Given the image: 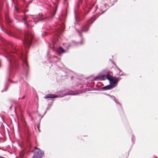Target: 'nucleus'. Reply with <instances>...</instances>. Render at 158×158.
<instances>
[{
    "instance_id": "obj_4",
    "label": "nucleus",
    "mask_w": 158,
    "mask_h": 158,
    "mask_svg": "<svg viewBox=\"0 0 158 158\" xmlns=\"http://www.w3.org/2000/svg\"><path fill=\"white\" fill-rule=\"evenodd\" d=\"M76 31H77L79 35L81 37V40L80 42H77L74 41H72L66 47V48L68 49L71 47L77 46L80 45H81L84 44V39L82 37L81 35V32L76 29Z\"/></svg>"
},
{
    "instance_id": "obj_19",
    "label": "nucleus",
    "mask_w": 158,
    "mask_h": 158,
    "mask_svg": "<svg viewBox=\"0 0 158 158\" xmlns=\"http://www.w3.org/2000/svg\"><path fill=\"white\" fill-rule=\"evenodd\" d=\"M82 3V0H78L77 3L76 5V7L77 8L79 7V5Z\"/></svg>"
},
{
    "instance_id": "obj_25",
    "label": "nucleus",
    "mask_w": 158,
    "mask_h": 158,
    "mask_svg": "<svg viewBox=\"0 0 158 158\" xmlns=\"http://www.w3.org/2000/svg\"><path fill=\"white\" fill-rule=\"evenodd\" d=\"M114 101L116 103L119 105L120 106H121V104L118 102L117 99L115 98V100H114Z\"/></svg>"
},
{
    "instance_id": "obj_32",
    "label": "nucleus",
    "mask_w": 158,
    "mask_h": 158,
    "mask_svg": "<svg viewBox=\"0 0 158 158\" xmlns=\"http://www.w3.org/2000/svg\"><path fill=\"white\" fill-rule=\"evenodd\" d=\"M25 97V96H24L22 98L23 99Z\"/></svg>"
},
{
    "instance_id": "obj_36",
    "label": "nucleus",
    "mask_w": 158,
    "mask_h": 158,
    "mask_svg": "<svg viewBox=\"0 0 158 158\" xmlns=\"http://www.w3.org/2000/svg\"><path fill=\"white\" fill-rule=\"evenodd\" d=\"M60 21L61 20V19L60 18Z\"/></svg>"
},
{
    "instance_id": "obj_38",
    "label": "nucleus",
    "mask_w": 158,
    "mask_h": 158,
    "mask_svg": "<svg viewBox=\"0 0 158 158\" xmlns=\"http://www.w3.org/2000/svg\"><path fill=\"white\" fill-rule=\"evenodd\" d=\"M12 1H13V0H12Z\"/></svg>"
},
{
    "instance_id": "obj_8",
    "label": "nucleus",
    "mask_w": 158,
    "mask_h": 158,
    "mask_svg": "<svg viewBox=\"0 0 158 158\" xmlns=\"http://www.w3.org/2000/svg\"><path fill=\"white\" fill-rule=\"evenodd\" d=\"M25 17L23 18L22 16L18 15L16 13H14V18L17 21V22L22 21H25L27 19V17L25 15V13H24Z\"/></svg>"
},
{
    "instance_id": "obj_5",
    "label": "nucleus",
    "mask_w": 158,
    "mask_h": 158,
    "mask_svg": "<svg viewBox=\"0 0 158 158\" xmlns=\"http://www.w3.org/2000/svg\"><path fill=\"white\" fill-rule=\"evenodd\" d=\"M94 5L91 4H86L83 6L82 7V14H85L86 15L90 11V10L94 6Z\"/></svg>"
},
{
    "instance_id": "obj_13",
    "label": "nucleus",
    "mask_w": 158,
    "mask_h": 158,
    "mask_svg": "<svg viewBox=\"0 0 158 158\" xmlns=\"http://www.w3.org/2000/svg\"><path fill=\"white\" fill-rule=\"evenodd\" d=\"M63 92H64V91L62 92L61 91H59L58 92L57 94H60V97H63V96H65L66 95H74V94H70V93L67 92V93H65L63 95H61V94L63 93Z\"/></svg>"
},
{
    "instance_id": "obj_3",
    "label": "nucleus",
    "mask_w": 158,
    "mask_h": 158,
    "mask_svg": "<svg viewBox=\"0 0 158 158\" xmlns=\"http://www.w3.org/2000/svg\"><path fill=\"white\" fill-rule=\"evenodd\" d=\"M109 7V5H107V4H105L101 8V9H105V10L102 12L100 14H98L96 15V16L94 15L93 17L90 19L89 20H88L86 23L84 25H83L81 28V31L82 32H86L88 30V28L89 26L90 25L92 24L96 19L99 16L102 14L105 11H106Z\"/></svg>"
},
{
    "instance_id": "obj_35",
    "label": "nucleus",
    "mask_w": 158,
    "mask_h": 158,
    "mask_svg": "<svg viewBox=\"0 0 158 158\" xmlns=\"http://www.w3.org/2000/svg\"><path fill=\"white\" fill-rule=\"evenodd\" d=\"M64 0V2H65L67 0Z\"/></svg>"
},
{
    "instance_id": "obj_7",
    "label": "nucleus",
    "mask_w": 158,
    "mask_h": 158,
    "mask_svg": "<svg viewBox=\"0 0 158 158\" xmlns=\"http://www.w3.org/2000/svg\"><path fill=\"white\" fill-rule=\"evenodd\" d=\"M113 76H111L109 73H108L106 75H103L102 76H97L95 78H94V81H98V80H105V77H106V78L110 81V79L112 78Z\"/></svg>"
},
{
    "instance_id": "obj_34",
    "label": "nucleus",
    "mask_w": 158,
    "mask_h": 158,
    "mask_svg": "<svg viewBox=\"0 0 158 158\" xmlns=\"http://www.w3.org/2000/svg\"><path fill=\"white\" fill-rule=\"evenodd\" d=\"M33 119V117H32V118H31V120H32Z\"/></svg>"
},
{
    "instance_id": "obj_11",
    "label": "nucleus",
    "mask_w": 158,
    "mask_h": 158,
    "mask_svg": "<svg viewBox=\"0 0 158 158\" xmlns=\"http://www.w3.org/2000/svg\"><path fill=\"white\" fill-rule=\"evenodd\" d=\"M3 31L7 34L8 35L10 36H13L15 38H16L18 39H20L21 38L19 35L16 33H13L10 31H7L6 32H5L3 30Z\"/></svg>"
},
{
    "instance_id": "obj_21",
    "label": "nucleus",
    "mask_w": 158,
    "mask_h": 158,
    "mask_svg": "<svg viewBox=\"0 0 158 158\" xmlns=\"http://www.w3.org/2000/svg\"><path fill=\"white\" fill-rule=\"evenodd\" d=\"M107 95L109 96L110 97V99H111L112 100H113L114 101L115 100V98L114 96H111L109 94H107Z\"/></svg>"
},
{
    "instance_id": "obj_28",
    "label": "nucleus",
    "mask_w": 158,
    "mask_h": 158,
    "mask_svg": "<svg viewBox=\"0 0 158 158\" xmlns=\"http://www.w3.org/2000/svg\"><path fill=\"white\" fill-rule=\"evenodd\" d=\"M117 69L119 70L120 71V72L122 71L117 66L116 67Z\"/></svg>"
},
{
    "instance_id": "obj_1",
    "label": "nucleus",
    "mask_w": 158,
    "mask_h": 158,
    "mask_svg": "<svg viewBox=\"0 0 158 158\" xmlns=\"http://www.w3.org/2000/svg\"><path fill=\"white\" fill-rule=\"evenodd\" d=\"M23 42L24 50L21 47L16 48L15 46L8 42H5L3 48L4 55L9 62L7 76L13 77L15 69L19 66V59L22 62L23 70L27 74L29 66L27 62V54L33 36L29 31H24Z\"/></svg>"
},
{
    "instance_id": "obj_31",
    "label": "nucleus",
    "mask_w": 158,
    "mask_h": 158,
    "mask_svg": "<svg viewBox=\"0 0 158 158\" xmlns=\"http://www.w3.org/2000/svg\"><path fill=\"white\" fill-rule=\"evenodd\" d=\"M46 112H47V111H45L44 114L43 115V116H42L41 118H42L43 117V116L44 115V114L46 113Z\"/></svg>"
},
{
    "instance_id": "obj_20",
    "label": "nucleus",
    "mask_w": 158,
    "mask_h": 158,
    "mask_svg": "<svg viewBox=\"0 0 158 158\" xmlns=\"http://www.w3.org/2000/svg\"><path fill=\"white\" fill-rule=\"evenodd\" d=\"M55 13H54L52 14V15H51L49 17V19H48L47 21H49V20H50L51 19H52L53 18V17L55 16ZM46 21H47V20H45Z\"/></svg>"
},
{
    "instance_id": "obj_27",
    "label": "nucleus",
    "mask_w": 158,
    "mask_h": 158,
    "mask_svg": "<svg viewBox=\"0 0 158 158\" xmlns=\"http://www.w3.org/2000/svg\"><path fill=\"white\" fill-rule=\"evenodd\" d=\"M7 21L9 23H11L12 22L9 19H7Z\"/></svg>"
},
{
    "instance_id": "obj_16",
    "label": "nucleus",
    "mask_w": 158,
    "mask_h": 158,
    "mask_svg": "<svg viewBox=\"0 0 158 158\" xmlns=\"http://www.w3.org/2000/svg\"><path fill=\"white\" fill-rule=\"evenodd\" d=\"M79 17V15H78V12H75V19L76 22L78 21V19Z\"/></svg>"
},
{
    "instance_id": "obj_15",
    "label": "nucleus",
    "mask_w": 158,
    "mask_h": 158,
    "mask_svg": "<svg viewBox=\"0 0 158 158\" xmlns=\"http://www.w3.org/2000/svg\"><path fill=\"white\" fill-rule=\"evenodd\" d=\"M107 2L110 4V6L113 5L114 3L115 2H117V0H106Z\"/></svg>"
},
{
    "instance_id": "obj_33",
    "label": "nucleus",
    "mask_w": 158,
    "mask_h": 158,
    "mask_svg": "<svg viewBox=\"0 0 158 158\" xmlns=\"http://www.w3.org/2000/svg\"><path fill=\"white\" fill-rule=\"evenodd\" d=\"M123 75V73H122V74H120L119 75V76H121L122 75Z\"/></svg>"
},
{
    "instance_id": "obj_18",
    "label": "nucleus",
    "mask_w": 158,
    "mask_h": 158,
    "mask_svg": "<svg viewBox=\"0 0 158 158\" xmlns=\"http://www.w3.org/2000/svg\"><path fill=\"white\" fill-rule=\"evenodd\" d=\"M47 18H48V17H46L42 19H39V20H37L36 21L34 20V21L35 24H36V23H37V22H38L39 21H43L44 20L46 19Z\"/></svg>"
},
{
    "instance_id": "obj_30",
    "label": "nucleus",
    "mask_w": 158,
    "mask_h": 158,
    "mask_svg": "<svg viewBox=\"0 0 158 158\" xmlns=\"http://www.w3.org/2000/svg\"><path fill=\"white\" fill-rule=\"evenodd\" d=\"M24 24H27V26L28 27V25H29L28 24H27V23H26V22H24Z\"/></svg>"
},
{
    "instance_id": "obj_26",
    "label": "nucleus",
    "mask_w": 158,
    "mask_h": 158,
    "mask_svg": "<svg viewBox=\"0 0 158 158\" xmlns=\"http://www.w3.org/2000/svg\"><path fill=\"white\" fill-rule=\"evenodd\" d=\"M7 80H8V81H10V82H11L14 83H17V82H18V81H15V82H14V81H11V80H10V78H8V79H7Z\"/></svg>"
},
{
    "instance_id": "obj_6",
    "label": "nucleus",
    "mask_w": 158,
    "mask_h": 158,
    "mask_svg": "<svg viewBox=\"0 0 158 158\" xmlns=\"http://www.w3.org/2000/svg\"><path fill=\"white\" fill-rule=\"evenodd\" d=\"M35 149H37V150L35 151V154L32 158H41L44 154V151L36 147H35Z\"/></svg>"
},
{
    "instance_id": "obj_17",
    "label": "nucleus",
    "mask_w": 158,
    "mask_h": 158,
    "mask_svg": "<svg viewBox=\"0 0 158 158\" xmlns=\"http://www.w3.org/2000/svg\"><path fill=\"white\" fill-rule=\"evenodd\" d=\"M43 15H42V14L40 15V14H39L38 15H37V16H34V17H33V19H38L40 17H42L43 16Z\"/></svg>"
},
{
    "instance_id": "obj_9",
    "label": "nucleus",
    "mask_w": 158,
    "mask_h": 158,
    "mask_svg": "<svg viewBox=\"0 0 158 158\" xmlns=\"http://www.w3.org/2000/svg\"><path fill=\"white\" fill-rule=\"evenodd\" d=\"M115 77H113L110 81V84L111 85H114L117 84L119 81L121 79L120 77L115 78Z\"/></svg>"
},
{
    "instance_id": "obj_29",
    "label": "nucleus",
    "mask_w": 158,
    "mask_h": 158,
    "mask_svg": "<svg viewBox=\"0 0 158 158\" xmlns=\"http://www.w3.org/2000/svg\"><path fill=\"white\" fill-rule=\"evenodd\" d=\"M7 89H8V87H7L6 89L5 90H2L1 91L2 92H3L4 91H6L7 90Z\"/></svg>"
},
{
    "instance_id": "obj_24",
    "label": "nucleus",
    "mask_w": 158,
    "mask_h": 158,
    "mask_svg": "<svg viewBox=\"0 0 158 158\" xmlns=\"http://www.w3.org/2000/svg\"><path fill=\"white\" fill-rule=\"evenodd\" d=\"M48 32L44 31L42 33V35L43 36H45L48 35Z\"/></svg>"
},
{
    "instance_id": "obj_14",
    "label": "nucleus",
    "mask_w": 158,
    "mask_h": 158,
    "mask_svg": "<svg viewBox=\"0 0 158 158\" xmlns=\"http://www.w3.org/2000/svg\"><path fill=\"white\" fill-rule=\"evenodd\" d=\"M60 58H58L56 56H53L51 60V62H56L60 60Z\"/></svg>"
},
{
    "instance_id": "obj_37",
    "label": "nucleus",
    "mask_w": 158,
    "mask_h": 158,
    "mask_svg": "<svg viewBox=\"0 0 158 158\" xmlns=\"http://www.w3.org/2000/svg\"><path fill=\"white\" fill-rule=\"evenodd\" d=\"M80 15H81V14Z\"/></svg>"
},
{
    "instance_id": "obj_2",
    "label": "nucleus",
    "mask_w": 158,
    "mask_h": 158,
    "mask_svg": "<svg viewBox=\"0 0 158 158\" xmlns=\"http://www.w3.org/2000/svg\"><path fill=\"white\" fill-rule=\"evenodd\" d=\"M62 22V25H59V27L61 28L59 29L56 31V32L54 33L55 35L54 37V40L52 42V44H49V47L51 48L54 53L59 56H61V53H64L66 52L65 50L62 47H58V44H57L56 41L60 42L61 39L59 37V35H60L63 32L64 29V24L63 22Z\"/></svg>"
},
{
    "instance_id": "obj_12",
    "label": "nucleus",
    "mask_w": 158,
    "mask_h": 158,
    "mask_svg": "<svg viewBox=\"0 0 158 158\" xmlns=\"http://www.w3.org/2000/svg\"><path fill=\"white\" fill-rule=\"evenodd\" d=\"M59 96L58 95L52 94H48L46 95L45 97H44V98L45 99L49 98H54L57 97H59Z\"/></svg>"
},
{
    "instance_id": "obj_22",
    "label": "nucleus",
    "mask_w": 158,
    "mask_h": 158,
    "mask_svg": "<svg viewBox=\"0 0 158 158\" xmlns=\"http://www.w3.org/2000/svg\"><path fill=\"white\" fill-rule=\"evenodd\" d=\"M131 140L132 142L133 143H135V139L134 137V136L133 134L131 135Z\"/></svg>"
},
{
    "instance_id": "obj_10",
    "label": "nucleus",
    "mask_w": 158,
    "mask_h": 158,
    "mask_svg": "<svg viewBox=\"0 0 158 158\" xmlns=\"http://www.w3.org/2000/svg\"><path fill=\"white\" fill-rule=\"evenodd\" d=\"M115 86H116L115 85H111V84H110V85H106V86L103 87H102L100 89H96V90L101 91V89H103V90H109V89H113V88L115 87Z\"/></svg>"
},
{
    "instance_id": "obj_23",
    "label": "nucleus",
    "mask_w": 158,
    "mask_h": 158,
    "mask_svg": "<svg viewBox=\"0 0 158 158\" xmlns=\"http://www.w3.org/2000/svg\"><path fill=\"white\" fill-rule=\"evenodd\" d=\"M15 10L18 14L20 12V11L19 10V9L15 6Z\"/></svg>"
}]
</instances>
